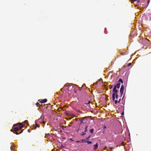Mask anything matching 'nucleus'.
<instances>
[{
    "instance_id": "16",
    "label": "nucleus",
    "mask_w": 151,
    "mask_h": 151,
    "mask_svg": "<svg viewBox=\"0 0 151 151\" xmlns=\"http://www.w3.org/2000/svg\"><path fill=\"white\" fill-rule=\"evenodd\" d=\"M131 65V63H129L128 64V66H129Z\"/></svg>"
},
{
    "instance_id": "18",
    "label": "nucleus",
    "mask_w": 151,
    "mask_h": 151,
    "mask_svg": "<svg viewBox=\"0 0 151 151\" xmlns=\"http://www.w3.org/2000/svg\"><path fill=\"white\" fill-rule=\"evenodd\" d=\"M14 134H19L18 133H17V132H16V133L14 132Z\"/></svg>"
},
{
    "instance_id": "23",
    "label": "nucleus",
    "mask_w": 151,
    "mask_h": 151,
    "mask_svg": "<svg viewBox=\"0 0 151 151\" xmlns=\"http://www.w3.org/2000/svg\"><path fill=\"white\" fill-rule=\"evenodd\" d=\"M137 2L139 3V0H137Z\"/></svg>"
},
{
    "instance_id": "19",
    "label": "nucleus",
    "mask_w": 151,
    "mask_h": 151,
    "mask_svg": "<svg viewBox=\"0 0 151 151\" xmlns=\"http://www.w3.org/2000/svg\"><path fill=\"white\" fill-rule=\"evenodd\" d=\"M81 141H76V142H81Z\"/></svg>"
},
{
    "instance_id": "9",
    "label": "nucleus",
    "mask_w": 151,
    "mask_h": 151,
    "mask_svg": "<svg viewBox=\"0 0 151 151\" xmlns=\"http://www.w3.org/2000/svg\"><path fill=\"white\" fill-rule=\"evenodd\" d=\"M93 131H94V129H90V130L89 131L91 133H93Z\"/></svg>"
},
{
    "instance_id": "11",
    "label": "nucleus",
    "mask_w": 151,
    "mask_h": 151,
    "mask_svg": "<svg viewBox=\"0 0 151 151\" xmlns=\"http://www.w3.org/2000/svg\"><path fill=\"white\" fill-rule=\"evenodd\" d=\"M110 89L112 88H113V85H110L109 86Z\"/></svg>"
},
{
    "instance_id": "15",
    "label": "nucleus",
    "mask_w": 151,
    "mask_h": 151,
    "mask_svg": "<svg viewBox=\"0 0 151 151\" xmlns=\"http://www.w3.org/2000/svg\"><path fill=\"white\" fill-rule=\"evenodd\" d=\"M90 137V135H89L88 137L86 138V140H88L89 139V138Z\"/></svg>"
},
{
    "instance_id": "25",
    "label": "nucleus",
    "mask_w": 151,
    "mask_h": 151,
    "mask_svg": "<svg viewBox=\"0 0 151 151\" xmlns=\"http://www.w3.org/2000/svg\"><path fill=\"white\" fill-rule=\"evenodd\" d=\"M10 148H11V151H13V150H12V147H11Z\"/></svg>"
},
{
    "instance_id": "29",
    "label": "nucleus",
    "mask_w": 151,
    "mask_h": 151,
    "mask_svg": "<svg viewBox=\"0 0 151 151\" xmlns=\"http://www.w3.org/2000/svg\"><path fill=\"white\" fill-rule=\"evenodd\" d=\"M148 3H149V1H148Z\"/></svg>"
},
{
    "instance_id": "7",
    "label": "nucleus",
    "mask_w": 151,
    "mask_h": 151,
    "mask_svg": "<svg viewBox=\"0 0 151 151\" xmlns=\"http://www.w3.org/2000/svg\"><path fill=\"white\" fill-rule=\"evenodd\" d=\"M98 144L97 143H96L95 145H94V150H96L98 147Z\"/></svg>"
},
{
    "instance_id": "17",
    "label": "nucleus",
    "mask_w": 151,
    "mask_h": 151,
    "mask_svg": "<svg viewBox=\"0 0 151 151\" xmlns=\"http://www.w3.org/2000/svg\"><path fill=\"white\" fill-rule=\"evenodd\" d=\"M113 148V147H109V149L111 150V149H112Z\"/></svg>"
},
{
    "instance_id": "13",
    "label": "nucleus",
    "mask_w": 151,
    "mask_h": 151,
    "mask_svg": "<svg viewBox=\"0 0 151 151\" xmlns=\"http://www.w3.org/2000/svg\"><path fill=\"white\" fill-rule=\"evenodd\" d=\"M90 103V101H88L87 103H85V104L87 105Z\"/></svg>"
},
{
    "instance_id": "20",
    "label": "nucleus",
    "mask_w": 151,
    "mask_h": 151,
    "mask_svg": "<svg viewBox=\"0 0 151 151\" xmlns=\"http://www.w3.org/2000/svg\"><path fill=\"white\" fill-rule=\"evenodd\" d=\"M79 129H78V130H77V131H76L77 132H78L79 131Z\"/></svg>"
},
{
    "instance_id": "26",
    "label": "nucleus",
    "mask_w": 151,
    "mask_h": 151,
    "mask_svg": "<svg viewBox=\"0 0 151 151\" xmlns=\"http://www.w3.org/2000/svg\"><path fill=\"white\" fill-rule=\"evenodd\" d=\"M43 124H45V122H43Z\"/></svg>"
},
{
    "instance_id": "10",
    "label": "nucleus",
    "mask_w": 151,
    "mask_h": 151,
    "mask_svg": "<svg viewBox=\"0 0 151 151\" xmlns=\"http://www.w3.org/2000/svg\"><path fill=\"white\" fill-rule=\"evenodd\" d=\"M81 141H82V142L85 143V142H86V140L85 139H82L81 140Z\"/></svg>"
},
{
    "instance_id": "1",
    "label": "nucleus",
    "mask_w": 151,
    "mask_h": 151,
    "mask_svg": "<svg viewBox=\"0 0 151 151\" xmlns=\"http://www.w3.org/2000/svg\"><path fill=\"white\" fill-rule=\"evenodd\" d=\"M27 122V120H25L22 123H19L14 124L13 127L14 131H16L18 130L19 129H21L23 128L24 127V125L22 124V123L26 124Z\"/></svg>"
},
{
    "instance_id": "21",
    "label": "nucleus",
    "mask_w": 151,
    "mask_h": 151,
    "mask_svg": "<svg viewBox=\"0 0 151 151\" xmlns=\"http://www.w3.org/2000/svg\"><path fill=\"white\" fill-rule=\"evenodd\" d=\"M36 126L37 127H40V125H38L37 124H36Z\"/></svg>"
},
{
    "instance_id": "5",
    "label": "nucleus",
    "mask_w": 151,
    "mask_h": 151,
    "mask_svg": "<svg viewBox=\"0 0 151 151\" xmlns=\"http://www.w3.org/2000/svg\"><path fill=\"white\" fill-rule=\"evenodd\" d=\"M88 127V126H86V128L85 129L83 128V129H84V132H82L81 134V136L84 135L86 134V132L87 131V128Z\"/></svg>"
},
{
    "instance_id": "28",
    "label": "nucleus",
    "mask_w": 151,
    "mask_h": 151,
    "mask_svg": "<svg viewBox=\"0 0 151 151\" xmlns=\"http://www.w3.org/2000/svg\"><path fill=\"white\" fill-rule=\"evenodd\" d=\"M51 151H54V150H51Z\"/></svg>"
},
{
    "instance_id": "8",
    "label": "nucleus",
    "mask_w": 151,
    "mask_h": 151,
    "mask_svg": "<svg viewBox=\"0 0 151 151\" xmlns=\"http://www.w3.org/2000/svg\"><path fill=\"white\" fill-rule=\"evenodd\" d=\"M47 101V100L46 99H43L41 101H40V102L42 103H44L46 102Z\"/></svg>"
},
{
    "instance_id": "4",
    "label": "nucleus",
    "mask_w": 151,
    "mask_h": 151,
    "mask_svg": "<svg viewBox=\"0 0 151 151\" xmlns=\"http://www.w3.org/2000/svg\"><path fill=\"white\" fill-rule=\"evenodd\" d=\"M124 89V86L123 85H122L120 89V93L121 94V96H122L123 94Z\"/></svg>"
},
{
    "instance_id": "14",
    "label": "nucleus",
    "mask_w": 151,
    "mask_h": 151,
    "mask_svg": "<svg viewBox=\"0 0 151 151\" xmlns=\"http://www.w3.org/2000/svg\"><path fill=\"white\" fill-rule=\"evenodd\" d=\"M137 0H131V2H132V3H133L132 2V1H137Z\"/></svg>"
},
{
    "instance_id": "24",
    "label": "nucleus",
    "mask_w": 151,
    "mask_h": 151,
    "mask_svg": "<svg viewBox=\"0 0 151 151\" xmlns=\"http://www.w3.org/2000/svg\"><path fill=\"white\" fill-rule=\"evenodd\" d=\"M122 115H123L124 114V113L123 112L122 113Z\"/></svg>"
},
{
    "instance_id": "22",
    "label": "nucleus",
    "mask_w": 151,
    "mask_h": 151,
    "mask_svg": "<svg viewBox=\"0 0 151 151\" xmlns=\"http://www.w3.org/2000/svg\"><path fill=\"white\" fill-rule=\"evenodd\" d=\"M106 128V126H104V129H105Z\"/></svg>"
},
{
    "instance_id": "27",
    "label": "nucleus",
    "mask_w": 151,
    "mask_h": 151,
    "mask_svg": "<svg viewBox=\"0 0 151 151\" xmlns=\"http://www.w3.org/2000/svg\"><path fill=\"white\" fill-rule=\"evenodd\" d=\"M124 96H123V98H122V99L123 98H124Z\"/></svg>"
},
{
    "instance_id": "30",
    "label": "nucleus",
    "mask_w": 151,
    "mask_h": 151,
    "mask_svg": "<svg viewBox=\"0 0 151 151\" xmlns=\"http://www.w3.org/2000/svg\"><path fill=\"white\" fill-rule=\"evenodd\" d=\"M11 131H12V130H11Z\"/></svg>"
},
{
    "instance_id": "12",
    "label": "nucleus",
    "mask_w": 151,
    "mask_h": 151,
    "mask_svg": "<svg viewBox=\"0 0 151 151\" xmlns=\"http://www.w3.org/2000/svg\"><path fill=\"white\" fill-rule=\"evenodd\" d=\"M88 144H91L92 143L91 142L87 141L86 142Z\"/></svg>"
},
{
    "instance_id": "2",
    "label": "nucleus",
    "mask_w": 151,
    "mask_h": 151,
    "mask_svg": "<svg viewBox=\"0 0 151 151\" xmlns=\"http://www.w3.org/2000/svg\"><path fill=\"white\" fill-rule=\"evenodd\" d=\"M121 83H123V81L122 79L120 78L119 79L116 85H115L114 86L112 91V93H114V94L116 93V92H118V90L116 89V88L118 89L119 88Z\"/></svg>"
},
{
    "instance_id": "3",
    "label": "nucleus",
    "mask_w": 151,
    "mask_h": 151,
    "mask_svg": "<svg viewBox=\"0 0 151 151\" xmlns=\"http://www.w3.org/2000/svg\"><path fill=\"white\" fill-rule=\"evenodd\" d=\"M117 93L116 92V93L114 94V93H113L112 95V100L114 101H115V104H116L117 103H119L120 102L121 99H120L119 100V101H118L117 100H115V98L116 97V99H117L118 98V95H117Z\"/></svg>"
},
{
    "instance_id": "6",
    "label": "nucleus",
    "mask_w": 151,
    "mask_h": 151,
    "mask_svg": "<svg viewBox=\"0 0 151 151\" xmlns=\"http://www.w3.org/2000/svg\"><path fill=\"white\" fill-rule=\"evenodd\" d=\"M44 119V116L43 115H42L41 116V117L39 119L38 121L40 122H42Z\"/></svg>"
}]
</instances>
